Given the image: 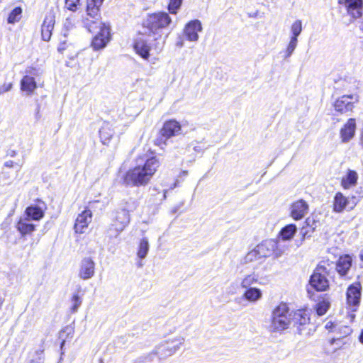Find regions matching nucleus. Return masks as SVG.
I'll return each mask as SVG.
<instances>
[{"label": "nucleus", "instance_id": "56", "mask_svg": "<svg viewBox=\"0 0 363 363\" xmlns=\"http://www.w3.org/2000/svg\"><path fill=\"white\" fill-rule=\"evenodd\" d=\"M138 266L139 267H142L143 266V264L142 263V262H139L138 264Z\"/></svg>", "mask_w": 363, "mask_h": 363}, {"label": "nucleus", "instance_id": "54", "mask_svg": "<svg viewBox=\"0 0 363 363\" xmlns=\"http://www.w3.org/2000/svg\"><path fill=\"white\" fill-rule=\"evenodd\" d=\"M359 341L361 343L363 344V330H362L361 334L359 335Z\"/></svg>", "mask_w": 363, "mask_h": 363}, {"label": "nucleus", "instance_id": "35", "mask_svg": "<svg viewBox=\"0 0 363 363\" xmlns=\"http://www.w3.org/2000/svg\"><path fill=\"white\" fill-rule=\"evenodd\" d=\"M259 259H262L261 257L258 255V252L255 247L252 250L250 251L243 258V263L247 264L254 262L256 261H259Z\"/></svg>", "mask_w": 363, "mask_h": 363}, {"label": "nucleus", "instance_id": "4", "mask_svg": "<svg viewBox=\"0 0 363 363\" xmlns=\"http://www.w3.org/2000/svg\"><path fill=\"white\" fill-rule=\"evenodd\" d=\"M184 337L179 335L160 343L155 347L158 358L157 363H160L162 360L173 355L184 343Z\"/></svg>", "mask_w": 363, "mask_h": 363}, {"label": "nucleus", "instance_id": "58", "mask_svg": "<svg viewBox=\"0 0 363 363\" xmlns=\"http://www.w3.org/2000/svg\"><path fill=\"white\" fill-rule=\"evenodd\" d=\"M177 186V182H174L173 186L171 187V189H174Z\"/></svg>", "mask_w": 363, "mask_h": 363}, {"label": "nucleus", "instance_id": "28", "mask_svg": "<svg viewBox=\"0 0 363 363\" xmlns=\"http://www.w3.org/2000/svg\"><path fill=\"white\" fill-rule=\"evenodd\" d=\"M330 306V300L328 296L325 295L321 300L316 304V312L318 315H323L326 313Z\"/></svg>", "mask_w": 363, "mask_h": 363}, {"label": "nucleus", "instance_id": "59", "mask_svg": "<svg viewBox=\"0 0 363 363\" xmlns=\"http://www.w3.org/2000/svg\"><path fill=\"white\" fill-rule=\"evenodd\" d=\"M187 173H188L187 171H183L182 172V174L183 175H187Z\"/></svg>", "mask_w": 363, "mask_h": 363}, {"label": "nucleus", "instance_id": "53", "mask_svg": "<svg viewBox=\"0 0 363 363\" xmlns=\"http://www.w3.org/2000/svg\"><path fill=\"white\" fill-rule=\"evenodd\" d=\"M344 328H345L344 333L345 335H347V334H349L350 333V329L348 327H345Z\"/></svg>", "mask_w": 363, "mask_h": 363}, {"label": "nucleus", "instance_id": "60", "mask_svg": "<svg viewBox=\"0 0 363 363\" xmlns=\"http://www.w3.org/2000/svg\"><path fill=\"white\" fill-rule=\"evenodd\" d=\"M39 111H40V107H39V106H38V108H37V115H38Z\"/></svg>", "mask_w": 363, "mask_h": 363}, {"label": "nucleus", "instance_id": "25", "mask_svg": "<svg viewBox=\"0 0 363 363\" xmlns=\"http://www.w3.org/2000/svg\"><path fill=\"white\" fill-rule=\"evenodd\" d=\"M25 217H28L30 220H40L44 216V211L38 206H30L25 211Z\"/></svg>", "mask_w": 363, "mask_h": 363}, {"label": "nucleus", "instance_id": "13", "mask_svg": "<svg viewBox=\"0 0 363 363\" xmlns=\"http://www.w3.org/2000/svg\"><path fill=\"white\" fill-rule=\"evenodd\" d=\"M95 274V262L90 257H85L80 262L78 276L83 280H88Z\"/></svg>", "mask_w": 363, "mask_h": 363}, {"label": "nucleus", "instance_id": "6", "mask_svg": "<svg viewBox=\"0 0 363 363\" xmlns=\"http://www.w3.org/2000/svg\"><path fill=\"white\" fill-rule=\"evenodd\" d=\"M171 23V18L167 13H157L150 15L145 26L155 35H158L160 31L167 27Z\"/></svg>", "mask_w": 363, "mask_h": 363}, {"label": "nucleus", "instance_id": "7", "mask_svg": "<svg viewBox=\"0 0 363 363\" xmlns=\"http://www.w3.org/2000/svg\"><path fill=\"white\" fill-rule=\"evenodd\" d=\"M130 223L128 211L122 209L118 211L113 223L107 231L110 238H116Z\"/></svg>", "mask_w": 363, "mask_h": 363}, {"label": "nucleus", "instance_id": "17", "mask_svg": "<svg viewBox=\"0 0 363 363\" xmlns=\"http://www.w3.org/2000/svg\"><path fill=\"white\" fill-rule=\"evenodd\" d=\"M202 30L200 21L194 20L186 24L184 33L189 41L196 42L199 39L198 33Z\"/></svg>", "mask_w": 363, "mask_h": 363}, {"label": "nucleus", "instance_id": "40", "mask_svg": "<svg viewBox=\"0 0 363 363\" xmlns=\"http://www.w3.org/2000/svg\"><path fill=\"white\" fill-rule=\"evenodd\" d=\"M44 349L43 347H40V348L36 350L33 356L30 361H35V362H40V363H44Z\"/></svg>", "mask_w": 363, "mask_h": 363}, {"label": "nucleus", "instance_id": "36", "mask_svg": "<svg viewBox=\"0 0 363 363\" xmlns=\"http://www.w3.org/2000/svg\"><path fill=\"white\" fill-rule=\"evenodd\" d=\"M302 31V22L301 20L295 21L291 26V38L298 39V35Z\"/></svg>", "mask_w": 363, "mask_h": 363}, {"label": "nucleus", "instance_id": "33", "mask_svg": "<svg viewBox=\"0 0 363 363\" xmlns=\"http://www.w3.org/2000/svg\"><path fill=\"white\" fill-rule=\"evenodd\" d=\"M148 251H149V242H148L147 238H143L141 239V240L140 242L137 255L140 259H143L145 258V257L147 256V255L148 253Z\"/></svg>", "mask_w": 363, "mask_h": 363}, {"label": "nucleus", "instance_id": "8", "mask_svg": "<svg viewBox=\"0 0 363 363\" xmlns=\"http://www.w3.org/2000/svg\"><path fill=\"white\" fill-rule=\"evenodd\" d=\"M357 101L358 96L355 94L343 95L335 101L334 108L341 114H349Z\"/></svg>", "mask_w": 363, "mask_h": 363}, {"label": "nucleus", "instance_id": "42", "mask_svg": "<svg viewBox=\"0 0 363 363\" xmlns=\"http://www.w3.org/2000/svg\"><path fill=\"white\" fill-rule=\"evenodd\" d=\"M72 306L71 308V310L72 313H75L77 311L79 307L82 304V299L78 294H75L72 297Z\"/></svg>", "mask_w": 363, "mask_h": 363}, {"label": "nucleus", "instance_id": "29", "mask_svg": "<svg viewBox=\"0 0 363 363\" xmlns=\"http://www.w3.org/2000/svg\"><path fill=\"white\" fill-rule=\"evenodd\" d=\"M297 228L296 225L289 224L283 228L280 232V237L283 240H291L296 233Z\"/></svg>", "mask_w": 363, "mask_h": 363}, {"label": "nucleus", "instance_id": "38", "mask_svg": "<svg viewBox=\"0 0 363 363\" xmlns=\"http://www.w3.org/2000/svg\"><path fill=\"white\" fill-rule=\"evenodd\" d=\"M74 333V329L72 327L67 326L62 330L60 333V337L62 339L61 343V348L64 346L65 341L69 337H72Z\"/></svg>", "mask_w": 363, "mask_h": 363}, {"label": "nucleus", "instance_id": "50", "mask_svg": "<svg viewBox=\"0 0 363 363\" xmlns=\"http://www.w3.org/2000/svg\"><path fill=\"white\" fill-rule=\"evenodd\" d=\"M4 165L7 167H13V161H7L5 162Z\"/></svg>", "mask_w": 363, "mask_h": 363}, {"label": "nucleus", "instance_id": "34", "mask_svg": "<svg viewBox=\"0 0 363 363\" xmlns=\"http://www.w3.org/2000/svg\"><path fill=\"white\" fill-rule=\"evenodd\" d=\"M22 9L21 7L14 8L9 15L7 21L9 23L13 24L18 22L21 18Z\"/></svg>", "mask_w": 363, "mask_h": 363}, {"label": "nucleus", "instance_id": "9", "mask_svg": "<svg viewBox=\"0 0 363 363\" xmlns=\"http://www.w3.org/2000/svg\"><path fill=\"white\" fill-rule=\"evenodd\" d=\"M99 24L100 30L93 38L91 45L95 51L105 48L111 40L109 26L101 22Z\"/></svg>", "mask_w": 363, "mask_h": 363}, {"label": "nucleus", "instance_id": "21", "mask_svg": "<svg viewBox=\"0 0 363 363\" xmlns=\"http://www.w3.org/2000/svg\"><path fill=\"white\" fill-rule=\"evenodd\" d=\"M115 132L113 125L108 122H104L99 130V138L104 145H108Z\"/></svg>", "mask_w": 363, "mask_h": 363}, {"label": "nucleus", "instance_id": "49", "mask_svg": "<svg viewBox=\"0 0 363 363\" xmlns=\"http://www.w3.org/2000/svg\"><path fill=\"white\" fill-rule=\"evenodd\" d=\"M99 8L100 6L93 2V0H87V6L86 8Z\"/></svg>", "mask_w": 363, "mask_h": 363}, {"label": "nucleus", "instance_id": "22", "mask_svg": "<svg viewBox=\"0 0 363 363\" xmlns=\"http://www.w3.org/2000/svg\"><path fill=\"white\" fill-rule=\"evenodd\" d=\"M16 228L22 236L30 235L35 230V226L30 223L28 217H21L16 224Z\"/></svg>", "mask_w": 363, "mask_h": 363}, {"label": "nucleus", "instance_id": "51", "mask_svg": "<svg viewBox=\"0 0 363 363\" xmlns=\"http://www.w3.org/2000/svg\"><path fill=\"white\" fill-rule=\"evenodd\" d=\"M167 192V189H164V190H163V194H162V198H161V199H160V201H164V200H165V199H166V197H167V196H166Z\"/></svg>", "mask_w": 363, "mask_h": 363}, {"label": "nucleus", "instance_id": "32", "mask_svg": "<svg viewBox=\"0 0 363 363\" xmlns=\"http://www.w3.org/2000/svg\"><path fill=\"white\" fill-rule=\"evenodd\" d=\"M305 223L306 225H303L300 230V234L302 235L303 239L306 237H310L311 233L313 232L316 227L313 226L314 220L310 218H308L306 220Z\"/></svg>", "mask_w": 363, "mask_h": 363}, {"label": "nucleus", "instance_id": "18", "mask_svg": "<svg viewBox=\"0 0 363 363\" xmlns=\"http://www.w3.org/2000/svg\"><path fill=\"white\" fill-rule=\"evenodd\" d=\"M356 122L354 118H350L340 130V138L342 143H347L354 136Z\"/></svg>", "mask_w": 363, "mask_h": 363}, {"label": "nucleus", "instance_id": "15", "mask_svg": "<svg viewBox=\"0 0 363 363\" xmlns=\"http://www.w3.org/2000/svg\"><path fill=\"white\" fill-rule=\"evenodd\" d=\"M92 218V213L89 209H85L77 216L75 224L74 230L77 233H83L89 224L91 223Z\"/></svg>", "mask_w": 363, "mask_h": 363}, {"label": "nucleus", "instance_id": "3", "mask_svg": "<svg viewBox=\"0 0 363 363\" xmlns=\"http://www.w3.org/2000/svg\"><path fill=\"white\" fill-rule=\"evenodd\" d=\"M334 267V263L329 260H323L311 276L310 286L318 291H324L329 288V281L326 277Z\"/></svg>", "mask_w": 363, "mask_h": 363}, {"label": "nucleus", "instance_id": "5", "mask_svg": "<svg viewBox=\"0 0 363 363\" xmlns=\"http://www.w3.org/2000/svg\"><path fill=\"white\" fill-rule=\"evenodd\" d=\"M258 255L262 259L274 255L275 258L281 257L285 252L284 247L274 240H266L256 247Z\"/></svg>", "mask_w": 363, "mask_h": 363}, {"label": "nucleus", "instance_id": "30", "mask_svg": "<svg viewBox=\"0 0 363 363\" xmlns=\"http://www.w3.org/2000/svg\"><path fill=\"white\" fill-rule=\"evenodd\" d=\"M258 281V274L253 272L245 275L240 281V286L242 289L250 288L254 284Z\"/></svg>", "mask_w": 363, "mask_h": 363}, {"label": "nucleus", "instance_id": "10", "mask_svg": "<svg viewBox=\"0 0 363 363\" xmlns=\"http://www.w3.org/2000/svg\"><path fill=\"white\" fill-rule=\"evenodd\" d=\"M181 131L182 126L177 121L174 119L169 120L164 123L160 130L161 138L160 140L162 141L164 139L163 143L166 144L168 139L179 135Z\"/></svg>", "mask_w": 363, "mask_h": 363}, {"label": "nucleus", "instance_id": "20", "mask_svg": "<svg viewBox=\"0 0 363 363\" xmlns=\"http://www.w3.org/2000/svg\"><path fill=\"white\" fill-rule=\"evenodd\" d=\"M20 85L21 90L28 96L33 95L37 89V83L34 77L29 75L23 77Z\"/></svg>", "mask_w": 363, "mask_h": 363}, {"label": "nucleus", "instance_id": "55", "mask_svg": "<svg viewBox=\"0 0 363 363\" xmlns=\"http://www.w3.org/2000/svg\"><path fill=\"white\" fill-rule=\"evenodd\" d=\"M152 191H155V192H156V193H157V194H159V193H160L159 189H158L157 188H156V187H154V188L152 189Z\"/></svg>", "mask_w": 363, "mask_h": 363}, {"label": "nucleus", "instance_id": "24", "mask_svg": "<svg viewBox=\"0 0 363 363\" xmlns=\"http://www.w3.org/2000/svg\"><path fill=\"white\" fill-rule=\"evenodd\" d=\"M352 265L351 257L348 255L340 257L335 264L337 272L341 275H345Z\"/></svg>", "mask_w": 363, "mask_h": 363}, {"label": "nucleus", "instance_id": "12", "mask_svg": "<svg viewBox=\"0 0 363 363\" xmlns=\"http://www.w3.org/2000/svg\"><path fill=\"white\" fill-rule=\"evenodd\" d=\"M361 299V286L359 284H352L347 289V302L352 311H356Z\"/></svg>", "mask_w": 363, "mask_h": 363}, {"label": "nucleus", "instance_id": "37", "mask_svg": "<svg viewBox=\"0 0 363 363\" xmlns=\"http://www.w3.org/2000/svg\"><path fill=\"white\" fill-rule=\"evenodd\" d=\"M298 45V39L290 38V41L286 47L284 54V59H287L291 56Z\"/></svg>", "mask_w": 363, "mask_h": 363}, {"label": "nucleus", "instance_id": "39", "mask_svg": "<svg viewBox=\"0 0 363 363\" xmlns=\"http://www.w3.org/2000/svg\"><path fill=\"white\" fill-rule=\"evenodd\" d=\"M155 357H157V354H156V348L155 350L145 356H140L138 358V362H147L152 363L154 362Z\"/></svg>", "mask_w": 363, "mask_h": 363}, {"label": "nucleus", "instance_id": "16", "mask_svg": "<svg viewBox=\"0 0 363 363\" xmlns=\"http://www.w3.org/2000/svg\"><path fill=\"white\" fill-rule=\"evenodd\" d=\"M55 17L52 12H49L45 17L42 25L41 35L45 41H49L52 35V31L54 28Z\"/></svg>", "mask_w": 363, "mask_h": 363}, {"label": "nucleus", "instance_id": "11", "mask_svg": "<svg viewBox=\"0 0 363 363\" xmlns=\"http://www.w3.org/2000/svg\"><path fill=\"white\" fill-rule=\"evenodd\" d=\"M356 206V199L346 198L340 192L336 194L334 198L333 210L335 212L340 213L345 209L351 210Z\"/></svg>", "mask_w": 363, "mask_h": 363}, {"label": "nucleus", "instance_id": "45", "mask_svg": "<svg viewBox=\"0 0 363 363\" xmlns=\"http://www.w3.org/2000/svg\"><path fill=\"white\" fill-rule=\"evenodd\" d=\"M12 86H13L12 83L4 84L0 87V94L10 91L12 89Z\"/></svg>", "mask_w": 363, "mask_h": 363}, {"label": "nucleus", "instance_id": "14", "mask_svg": "<svg viewBox=\"0 0 363 363\" xmlns=\"http://www.w3.org/2000/svg\"><path fill=\"white\" fill-rule=\"evenodd\" d=\"M309 206L303 199L294 201L290 206V216L296 220L302 219L308 212Z\"/></svg>", "mask_w": 363, "mask_h": 363}, {"label": "nucleus", "instance_id": "61", "mask_svg": "<svg viewBox=\"0 0 363 363\" xmlns=\"http://www.w3.org/2000/svg\"><path fill=\"white\" fill-rule=\"evenodd\" d=\"M361 258L363 260V254L361 255Z\"/></svg>", "mask_w": 363, "mask_h": 363}, {"label": "nucleus", "instance_id": "23", "mask_svg": "<svg viewBox=\"0 0 363 363\" xmlns=\"http://www.w3.org/2000/svg\"><path fill=\"white\" fill-rule=\"evenodd\" d=\"M134 48L135 52L143 59L149 58L150 47L146 40L143 38H138L135 43Z\"/></svg>", "mask_w": 363, "mask_h": 363}, {"label": "nucleus", "instance_id": "46", "mask_svg": "<svg viewBox=\"0 0 363 363\" xmlns=\"http://www.w3.org/2000/svg\"><path fill=\"white\" fill-rule=\"evenodd\" d=\"M325 328L328 329L329 331H331V332H334V331H336L337 328V325L331 322V321H328L326 324H325Z\"/></svg>", "mask_w": 363, "mask_h": 363}, {"label": "nucleus", "instance_id": "26", "mask_svg": "<svg viewBox=\"0 0 363 363\" xmlns=\"http://www.w3.org/2000/svg\"><path fill=\"white\" fill-rule=\"evenodd\" d=\"M358 179L357 173L351 169H348L347 174L342 179V186L344 189H350L357 184Z\"/></svg>", "mask_w": 363, "mask_h": 363}, {"label": "nucleus", "instance_id": "2", "mask_svg": "<svg viewBox=\"0 0 363 363\" xmlns=\"http://www.w3.org/2000/svg\"><path fill=\"white\" fill-rule=\"evenodd\" d=\"M141 162L129 169L123 177V183L131 186L147 185L160 167L159 160L155 156L140 158Z\"/></svg>", "mask_w": 363, "mask_h": 363}, {"label": "nucleus", "instance_id": "1", "mask_svg": "<svg viewBox=\"0 0 363 363\" xmlns=\"http://www.w3.org/2000/svg\"><path fill=\"white\" fill-rule=\"evenodd\" d=\"M310 318L305 310L290 311L288 306L281 303L272 311L269 330L273 333H281L291 325L296 328L299 334L303 333L304 327L309 323Z\"/></svg>", "mask_w": 363, "mask_h": 363}, {"label": "nucleus", "instance_id": "44", "mask_svg": "<svg viewBox=\"0 0 363 363\" xmlns=\"http://www.w3.org/2000/svg\"><path fill=\"white\" fill-rule=\"evenodd\" d=\"M80 0H65V6L70 11H75Z\"/></svg>", "mask_w": 363, "mask_h": 363}, {"label": "nucleus", "instance_id": "52", "mask_svg": "<svg viewBox=\"0 0 363 363\" xmlns=\"http://www.w3.org/2000/svg\"><path fill=\"white\" fill-rule=\"evenodd\" d=\"M103 1H104V0H93V2L98 4L99 6H101Z\"/></svg>", "mask_w": 363, "mask_h": 363}, {"label": "nucleus", "instance_id": "43", "mask_svg": "<svg viewBox=\"0 0 363 363\" xmlns=\"http://www.w3.org/2000/svg\"><path fill=\"white\" fill-rule=\"evenodd\" d=\"M191 147H192L196 153H201L203 152V147L200 145V143L199 142L194 141L190 143L187 146L186 150L189 151Z\"/></svg>", "mask_w": 363, "mask_h": 363}, {"label": "nucleus", "instance_id": "19", "mask_svg": "<svg viewBox=\"0 0 363 363\" xmlns=\"http://www.w3.org/2000/svg\"><path fill=\"white\" fill-rule=\"evenodd\" d=\"M345 6L348 13L354 18L362 14L363 0H345Z\"/></svg>", "mask_w": 363, "mask_h": 363}, {"label": "nucleus", "instance_id": "48", "mask_svg": "<svg viewBox=\"0 0 363 363\" xmlns=\"http://www.w3.org/2000/svg\"><path fill=\"white\" fill-rule=\"evenodd\" d=\"M25 73H26V75H29L31 77L35 76L37 74L35 68H34L33 67H28L25 70Z\"/></svg>", "mask_w": 363, "mask_h": 363}, {"label": "nucleus", "instance_id": "27", "mask_svg": "<svg viewBox=\"0 0 363 363\" xmlns=\"http://www.w3.org/2000/svg\"><path fill=\"white\" fill-rule=\"evenodd\" d=\"M245 289L242 296L249 302L255 303L262 298V292L259 289L250 287Z\"/></svg>", "mask_w": 363, "mask_h": 363}, {"label": "nucleus", "instance_id": "41", "mask_svg": "<svg viewBox=\"0 0 363 363\" xmlns=\"http://www.w3.org/2000/svg\"><path fill=\"white\" fill-rule=\"evenodd\" d=\"M182 0H170L168 6L169 11L171 13L175 14L177 10L180 8Z\"/></svg>", "mask_w": 363, "mask_h": 363}, {"label": "nucleus", "instance_id": "47", "mask_svg": "<svg viewBox=\"0 0 363 363\" xmlns=\"http://www.w3.org/2000/svg\"><path fill=\"white\" fill-rule=\"evenodd\" d=\"M160 38H161V35H160ZM155 40H158V38H155ZM164 40H162L161 38L159 39V41L157 42L156 45H155V49L160 52L162 50V48H163V45H164Z\"/></svg>", "mask_w": 363, "mask_h": 363}, {"label": "nucleus", "instance_id": "31", "mask_svg": "<svg viewBox=\"0 0 363 363\" xmlns=\"http://www.w3.org/2000/svg\"><path fill=\"white\" fill-rule=\"evenodd\" d=\"M99 8H86V14L91 19L86 18L85 19V23L86 26L91 27L90 23H96V21L99 19ZM90 30V28H89Z\"/></svg>", "mask_w": 363, "mask_h": 363}, {"label": "nucleus", "instance_id": "57", "mask_svg": "<svg viewBox=\"0 0 363 363\" xmlns=\"http://www.w3.org/2000/svg\"><path fill=\"white\" fill-rule=\"evenodd\" d=\"M177 45L179 46V47H182L183 46V43L182 42H179L177 43Z\"/></svg>", "mask_w": 363, "mask_h": 363}]
</instances>
